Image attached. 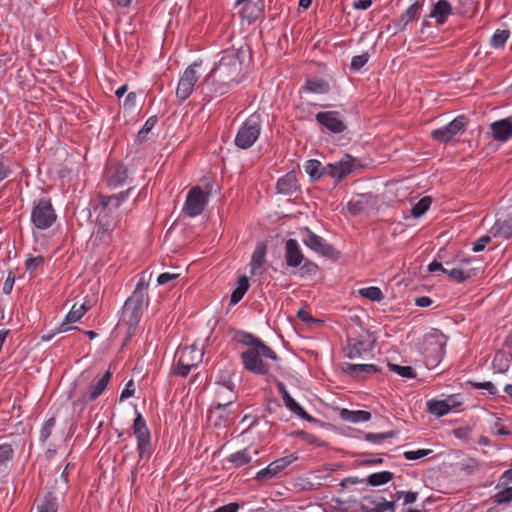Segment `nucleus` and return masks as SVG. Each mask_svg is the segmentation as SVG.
<instances>
[{
	"label": "nucleus",
	"mask_w": 512,
	"mask_h": 512,
	"mask_svg": "<svg viewBox=\"0 0 512 512\" xmlns=\"http://www.w3.org/2000/svg\"><path fill=\"white\" fill-rule=\"evenodd\" d=\"M242 62L237 54L230 53L222 56L219 63L206 76L204 84L215 95L227 93L231 87L241 81Z\"/></svg>",
	"instance_id": "nucleus-1"
},
{
	"label": "nucleus",
	"mask_w": 512,
	"mask_h": 512,
	"mask_svg": "<svg viewBox=\"0 0 512 512\" xmlns=\"http://www.w3.org/2000/svg\"><path fill=\"white\" fill-rule=\"evenodd\" d=\"M78 398L73 402V411L82 420L93 421L92 412L96 406V376L93 371H84L76 382Z\"/></svg>",
	"instance_id": "nucleus-2"
},
{
	"label": "nucleus",
	"mask_w": 512,
	"mask_h": 512,
	"mask_svg": "<svg viewBox=\"0 0 512 512\" xmlns=\"http://www.w3.org/2000/svg\"><path fill=\"white\" fill-rule=\"evenodd\" d=\"M131 190L132 189L129 188L126 191H122L118 194L111 196L98 195V199H100L98 207H101L99 213H103V218H105L103 223H98V226H101L102 230L101 239H105L107 243L111 239L110 232L113 230L117 223L116 217L111 215V213L117 210L120 207V205L128 199Z\"/></svg>",
	"instance_id": "nucleus-3"
},
{
	"label": "nucleus",
	"mask_w": 512,
	"mask_h": 512,
	"mask_svg": "<svg viewBox=\"0 0 512 512\" xmlns=\"http://www.w3.org/2000/svg\"><path fill=\"white\" fill-rule=\"evenodd\" d=\"M262 357L273 361H276L278 358L276 353L264 342H259L258 346L250 347L241 354L245 369L258 375H265L269 372V366L261 359Z\"/></svg>",
	"instance_id": "nucleus-4"
},
{
	"label": "nucleus",
	"mask_w": 512,
	"mask_h": 512,
	"mask_svg": "<svg viewBox=\"0 0 512 512\" xmlns=\"http://www.w3.org/2000/svg\"><path fill=\"white\" fill-rule=\"evenodd\" d=\"M213 188L214 182L211 179H205L203 187L193 186L186 196L183 207L185 214L189 217H196L200 215L208 203V198L211 195Z\"/></svg>",
	"instance_id": "nucleus-5"
},
{
	"label": "nucleus",
	"mask_w": 512,
	"mask_h": 512,
	"mask_svg": "<svg viewBox=\"0 0 512 512\" xmlns=\"http://www.w3.org/2000/svg\"><path fill=\"white\" fill-rule=\"evenodd\" d=\"M262 130V120L258 113L251 114L239 127L234 143L243 150L251 148L259 139Z\"/></svg>",
	"instance_id": "nucleus-6"
},
{
	"label": "nucleus",
	"mask_w": 512,
	"mask_h": 512,
	"mask_svg": "<svg viewBox=\"0 0 512 512\" xmlns=\"http://www.w3.org/2000/svg\"><path fill=\"white\" fill-rule=\"evenodd\" d=\"M33 226L39 230L49 229L57 220L51 199L41 198L34 202L30 216Z\"/></svg>",
	"instance_id": "nucleus-7"
},
{
	"label": "nucleus",
	"mask_w": 512,
	"mask_h": 512,
	"mask_svg": "<svg viewBox=\"0 0 512 512\" xmlns=\"http://www.w3.org/2000/svg\"><path fill=\"white\" fill-rule=\"evenodd\" d=\"M138 299L139 296H137V294L131 295L125 301L122 308V315L119 326H127L128 337H131L134 334L142 317L143 308L147 304L146 302H143L141 298L140 300Z\"/></svg>",
	"instance_id": "nucleus-8"
},
{
	"label": "nucleus",
	"mask_w": 512,
	"mask_h": 512,
	"mask_svg": "<svg viewBox=\"0 0 512 512\" xmlns=\"http://www.w3.org/2000/svg\"><path fill=\"white\" fill-rule=\"evenodd\" d=\"M178 360L176 364L175 374L186 377L193 367L198 366L203 359V351L196 345L185 346L177 352Z\"/></svg>",
	"instance_id": "nucleus-9"
},
{
	"label": "nucleus",
	"mask_w": 512,
	"mask_h": 512,
	"mask_svg": "<svg viewBox=\"0 0 512 512\" xmlns=\"http://www.w3.org/2000/svg\"><path fill=\"white\" fill-rule=\"evenodd\" d=\"M133 434L137 440L139 458L149 459L152 454L151 433L147 427L145 419L139 412H137L133 422Z\"/></svg>",
	"instance_id": "nucleus-10"
},
{
	"label": "nucleus",
	"mask_w": 512,
	"mask_h": 512,
	"mask_svg": "<svg viewBox=\"0 0 512 512\" xmlns=\"http://www.w3.org/2000/svg\"><path fill=\"white\" fill-rule=\"evenodd\" d=\"M201 66V62H193L189 65L180 76L176 88V97L180 102L187 100L194 91V87L199 80L197 68Z\"/></svg>",
	"instance_id": "nucleus-11"
},
{
	"label": "nucleus",
	"mask_w": 512,
	"mask_h": 512,
	"mask_svg": "<svg viewBox=\"0 0 512 512\" xmlns=\"http://www.w3.org/2000/svg\"><path fill=\"white\" fill-rule=\"evenodd\" d=\"M468 124V120L464 115H459L444 127L435 129L431 132L433 140L442 144L449 143L457 134L464 131Z\"/></svg>",
	"instance_id": "nucleus-12"
},
{
	"label": "nucleus",
	"mask_w": 512,
	"mask_h": 512,
	"mask_svg": "<svg viewBox=\"0 0 512 512\" xmlns=\"http://www.w3.org/2000/svg\"><path fill=\"white\" fill-rule=\"evenodd\" d=\"M305 232L306 235L303 238V243L308 248L321 256L338 259L339 251H337L331 244L327 243L322 237L311 231L309 228H305Z\"/></svg>",
	"instance_id": "nucleus-13"
},
{
	"label": "nucleus",
	"mask_w": 512,
	"mask_h": 512,
	"mask_svg": "<svg viewBox=\"0 0 512 512\" xmlns=\"http://www.w3.org/2000/svg\"><path fill=\"white\" fill-rule=\"evenodd\" d=\"M296 460H298V456L295 453L278 458L271 462L267 467L258 471L255 475V480L260 483H264L276 477Z\"/></svg>",
	"instance_id": "nucleus-14"
},
{
	"label": "nucleus",
	"mask_w": 512,
	"mask_h": 512,
	"mask_svg": "<svg viewBox=\"0 0 512 512\" xmlns=\"http://www.w3.org/2000/svg\"><path fill=\"white\" fill-rule=\"evenodd\" d=\"M356 168V160L346 154L339 161L329 163L324 167V173L337 181L342 180L349 174H351Z\"/></svg>",
	"instance_id": "nucleus-15"
},
{
	"label": "nucleus",
	"mask_w": 512,
	"mask_h": 512,
	"mask_svg": "<svg viewBox=\"0 0 512 512\" xmlns=\"http://www.w3.org/2000/svg\"><path fill=\"white\" fill-rule=\"evenodd\" d=\"M236 400L237 393L234 382L231 379L217 380L213 404L228 407Z\"/></svg>",
	"instance_id": "nucleus-16"
},
{
	"label": "nucleus",
	"mask_w": 512,
	"mask_h": 512,
	"mask_svg": "<svg viewBox=\"0 0 512 512\" xmlns=\"http://www.w3.org/2000/svg\"><path fill=\"white\" fill-rule=\"evenodd\" d=\"M315 119L318 124L332 134H340L347 128L339 111L319 112L316 114Z\"/></svg>",
	"instance_id": "nucleus-17"
},
{
	"label": "nucleus",
	"mask_w": 512,
	"mask_h": 512,
	"mask_svg": "<svg viewBox=\"0 0 512 512\" xmlns=\"http://www.w3.org/2000/svg\"><path fill=\"white\" fill-rule=\"evenodd\" d=\"M103 177L107 186L115 189L125 183L128 177V169L122 163L112 162L106 166Z\"/></svg>",
	"instance_id": "nucleus-18"
},
{
	"label": "nucleus",
	"mask_w": 512,
	"mask_h": 512,
	"mask_svg": "<svg viewBox=\"0 0 512 512\" xmlns=\"http://www.w3.org/2000/svg\"><path fill=\"white\" fill-rule=\"evenodd\" d=\"M276 387L282 397L285 406L291 413H293L298 418L306 420L308 422H312L314 420L313 417L310 416L305 411V409L298 402H296L295 399L289 394L285 384L282 381H277Z\"/></svg>",
	"instance_id": "nucleus-19"
},
{
	"label": "nucleus",
	"mask_w": 512,
	"mask_h": 512,
	"mask_svg": "<svg viewBox=\"0 0 512 512\" xmlns=\"http://www.w3.org/2000/svg\"><path fill=\"white\" fill-rule=\"evenodd\" d=\"M373 350V343L369 340L351 338L343 348L345 357L349 359L361 358L363 355Z\"/></svg>",
	"instance_id": "nucleus-20"
},
{
	"label": "nucleus",
	"mask_w": 512,
	"mask_h": 512,
	"mask_svg": "<svg viewBox=\"0 0 512 512\" xmlns=\"http://www.w3.org/2000/svg\"><path fill=\"white\" fill-rule=\"evenodd\" d=\"M341 370L354 379H364L367 375L378 373L380 368L375 364H352L344 362L341 364Z\"/></svg>",
	"instance_id": "nucleus-21"
},
{
	"label": "nucleus",
	"mask_w": 512,
	"mask_h": 512,
	"mask_svg": "<svg viewBox=\"0 0 512 512\" xmlns=\"http://www.w3.org/2000/svg\"><path fill=\"white\" fill-rule=\"evenodd\" d=\"M285 261L290 268H298L305 260L301 247L296 239H288L285 243Z\"/></svg>",
	"instance_id": "nucleus-22"
},
{
	"label": "nucleus",
	"mask_w": 512,
	"mask_h": 512,
	"mask_svg": "<svg viewBox=\"0 0 512 512\" xmlns=\"http://www.w3.org/2000/svg\"><path fill=\"white\" fill-rule=\"evenodd\" d=\"M490 130L494 140L508 141L512 138V116L491 123Z\"/></svg>",
	"instance_id": "nucleus-23"
},
{
	"label": "nucleus",
	"mask_w": 512,
	"mask_h": 512,
	"mask_svg": "<svg viewBox=\"0 0 512 512\" xmlns=\"http://www.w3.org/2000/svg\"><path fill=\"white\" fill-rule=\"evenodd\" d=\"M91 307L92 305L90 301L82 303L79 307H77L76 304L73 305L69 313L66 315L65 320L60 324L58 332H65L71 329L69 325L80 320L85 312Z\"/></svg>",
	"instance_id": "nucleus-24"
},
{
	"label": "nucleus",
	"mask_w": 512,
	"mask_h": 512,
	"mask_svg": "<svg viewBox=\"0 0 512 512\" xmlns=\"http://www.w3.org/2000/svg\"><path fill=\"white\" fill-rule=\"evenodd\" d=\"M267 245L264 242L257 243L250 262L251 275H262V267L266 261Z\"/></svg>",
	"instance_id": "nucleus-25"
},
{
	"label": "nucleus",
	"mask_w": 512,
	"mask_h": 512,
	"mask_svg": "<svg viewBox=\"0 0 512 512\" xmlns=\"http://www.w3.org/2000/svg\"><path fill=\"white\" fill-rule=\"evenodd\" d=\"M277 192L284 195H293L299 190V183L294 172H288L280 177L276 183Z\"/></svg>",
	"instance_id": "nucleus-26"
},
{
	"label": "nucleus",
	"mask_w": 512,
	"mask_h": 512,
	"mask_svg": "<svg viewBox=\"0 0 512 512\" xmlns=\"http://www.w3.org/2000/svg\"><path fill=\"white\" fill-rule=\"evenodd\" d=\"M425 342L429 346H433V351L437 358L441 359L445 353L447 337L437 329L432 330L425 338Z\"/></svg>",
	"instance_id": "nucleus-27"
},
{
	"label": "nucleus",
	"mask_w": 512,
	"mask_h": 512,
	"mask_svg": "<svg viewBox=\"0 0 512 512\" xmlns=\"http://www.w3.org/2000/svg\"><path fill=\"white\" fill-rule=\"evenodd\" d=\"M421 10L422 3L419 1H415L412 5H410L396 20L395 27L397 30L403 31L409 23L418 18Z\"/></svg>",
	"instance_id": "nucleus-28"
},
{
	"label": "nucleus",
	"mask_w": 512,
	"mask_h": 512,
	"mask_svg": "<svg viewBox=\"0 0 512 512\" xmlns=\"http://www.w3.org/2000/svg\"><path fill=\"white\" fill-rule=\"evenodd\" d=\"M453 8L449 1L447 0H439L436 2L429 14L430 18H434L437 24H444L449 15L452 14Z\"/></svg>",
	"instance_id": "nucleus-29"
},
{
	"label": "nucleus",
	"mask_w": 512,
	"mask_h": 512,
	"mask_svg": "<svg viewBox=\"0 0 512 512\" xmlns=\"http://www.w3.org/2000/svg\"><path fill=\"white\" fill-rule=\"evenodd\" d=\"M241 6L240 14L249 22L257 20L264 13L265 9L264 0L245 3Z\"/></svg>",
	"instance_id": "nucleus-30"
},
{
	"label": "nucleus",
	"mask_w": 512,
	"mask_h": 512,
	"mask_svg": "<svg viewBox=\"0 0 512 512\" xmlns=\"http://www.w3.org/2000/svg\"><path fill=\"white\" fill-rule=\"evenodd\" d=\"M226 408V406H219L216 404H213L210 408L208 418L215 427H225L230 421L231 417Z\"/></svg>",
	"instance_id": "nucleus-31"
},
{
	"label": "nucleus",
	"mask_w": 512,
	"mask_h": 512,
	"mask_svg": "<svg viewBox=\"0 0 512 512\" xmlns=\"http://www.w3.org/2000/svg\"><path fill=\"white\" fill-rule=\"evenodd\" d=\"M512 356L506 352L499 350L497 351L492 359V369L494 373L506 374L510 369Z\"/></svg>",
	"instance_id": "nucleus-32"
},
{
	"label": "nucleus",
	"mask_w": 512,
	"mask_h": 512,
	"mask_svg": "<svg viewBox=\"0 0 512 512\" xmlns=\"http://www.w3.org/2000/svg\"><path fill=\"white\" fill-rule=\"evenodd\" d=\"M302 89L308 93L326 94L330 90V85L321 78H308Z\"/></svg>",
	"instance_id": "nucleus-33"
},
{
	"label": "nucleus",
	"mask_w": 512,
	"mask_h": 512,
	"mask_svg": "<svg viewBox=\"0 0 512 512\" xmlns=\"http://www.w3.org/2000/svg\"><path fill=\"white\" fill-rule=\"evenodd\" d=\"M426 405L427 411L437 418L443 417L451 412L449 409V404L446 403L444 399H430L427 401Z\"/></svg>",
	"instance_id": "nucleus-34"
},
{
	"label": "nucleus",
	"mask_w": 512,
	"mask_h": 512,
	"mask_svg": "<svg viewBox=\"0 0 512 512\" xmlns=\"http://www.w3.org/2000/svg\"><path fill=\"white\" fill-rule=\"evenodd\" d=\"M249 286L250 285L247 276H240L237 281V287L232 291L230 304L236 305L238 302H240L248 291Z\"/></svg>",
	"instance_id": "nucleus-35"
},
{
	"label": "nucleus",
	"mask_w": 512,
	"mask_h": 512,
	"mask_svg": "<svg viewBox=\"0 0 512 512\" xmlns=\"http://www.w3.org/2000/svg\"><path fill=\"white\" fill-rule=\"evenodd\" d=\"M228 461L235 467L240 468L252 462V455L250 448H244L240 451L232 453L228 457Z\"/></svg>",
	"instance_id": "nucleus-36"
},
{
	"label": "nucleus",
	"mask_w": 512,
	"mask_h": 512,
	"mask_svg": "<svg viewBox=\"0 0 512 512\" xmlns=\"http://www.w3.org/2000/svg\"><path fill=\"white\" fill-rule=\"evenodd\" d=\"M341 417L347 422L363 423L371 419V413L364 410L350 411L343 409L341 412Z\"/></svg>",
	"instance_id": "nucleus-37"
},
{
	"label": "nucleus",
	"mask_w": 512,
	"mask_h": 512,
	"mask_svg": "<svg viewBox=\"0 0 512 512\" xmlns=\"http://www.w3.org/2000/svg\"><path fill=\"white\" fill-rule=\"evenodd\" d=\"M491 230L495 237H501L503 239L512 237V224L508 220H496Z\"/></svg>",
	"instance_id": "nucleus-38"
},
{
	"label": "nucleus",
	"mask_w": 512,
	"mask_h": 512,
	"mask_svg": "<svg viewBox=\"0 0 512 512\" xmlns=\"http://www.w3.org/2000/svg\"><path fill=\"white\" fill-rule=\"evenodd\" d=\"M495 489L497 492L493 496V500L496 504L500 505L512 501V486H509V484L499 485L498 481Z\"/></svg>",
	"instance_id": "nucleus-39"
},
{
	"label": "nucleus",
	"mask_w": 512,
	"mask_h": 512,
	"mask_svg": "<svg viewBox=\"0 0 512 512\" xmlns=\"http://www.w3.org/2000/svg\"><path fill=\"white\" fill-rule=\"evenodd\" d=\"M57 509V498L51 492L41 498L37 504V512H57Z\"/></svg>",
	"instance_id": "nucleus-40"
},
{
	"label": "nucleus",
	"mask_w": 512,
	"mask_h": 512,
	"mask_svg": "<svg viewBox=\"0 0 512 512\" xmlns=\"http://www.w3.org/2000/svg\"><path fill=\"white\" fill-rule=\"evenodd\" d=\"M324 167L319 160L310 159L305 164L306 173L313 179H320L323 176H326L324 173Z\"/></svg>",
	"instance_id": "nucleus-41"
},
{
	"label": "nucleus",
	"mask_w": 512,
	"mask_h": 512,
	"mask_svg": "<svg viewBox=\"0 0 512 512\" xmlns=\"http://www.w3.org/2000/svg\"><path fill=\"white\" fill-rule=\"evenodd\" d=\"M394 474L390 471L372 473L367 477V483L371 486H380L390 482Z\"/></svg>",
	"instance_id": "nucleus-42"
},
{
	"label": "nucleus",
	"mask_w": 512,
	"mask_h": 512,
	"mask_svg": "<svg viewBox=\"0 0 512 512\" xmlns=\"http://www.w3.org/2000/svg\"><path fill=\"white\" fill-rule=\"evenodd\" d=\"M456 13L462 16H472L477 10L474 0H457Z\"/></svg>",
	"instance_id": "nucleus-43"
},
{
	"label": "nucleus",
	"mask_w": 512,
	"mask_h": 512,
	"mask_svg": "<svg viewBox=\"0 0 512 512\" xmlns=\"http://www.w3.org/2000/svg\"><path fill=\"white\" fill-rule=\"evenodd\" d=\"M150 276H151V274H149L147 276L145 271L142 272L139 275V279H138L137 285L135 287V290L132 293V295H136L137 294V296H139V298L141 297L143 302H146V300H147L146 290H147L148 285H149L148 281H149Z\"/></svg>",
	"instance_id": "nucleus-44"
},
{
	"label": "nucleus",
	"mask_w": 512,
	"mask_h": 512,
	"mask_svg": "<svg viewBox=\"0 0 512 512\" xmlns=\"http://www.w3.org/2000/svg\"><path fill=\"white\" fill-rule=\"evenodd\" d=\"M432 199L429 196L422 197L411 210V214L415 218H419L424 215L430 208Z\"/></svg>",
	"instance_id": "nucleus-45"
},
{
	"label": "nucleus",
	"mask_w": 512,
	"mask_h": 512,
	"mask_svg": "<svg viewBox=\"0 0 512 512\" xmlns=\"http://www.w3.org/2000/svg\"><path fill=\"white\" fill-rule=\"evenodd\" d=\"M509 36H510V33L508 30L497 29L491 38V41H490L491 47H493L495 49L504 47Z\"/></svg>",
	"instance_id": "nucleus-46"
},
{
	"label": "nucleus",
	"mask_w": 512,
	"mask_h": 512,
	"mask_svg": "<svg viewBox=\"0 0 512 512\" xmlns=\"http://www.w3.org/2000/svg\"><path fill=\"white\" fill-rule=\"evenodd\" d=\"M359 294L371 301L379 302L383 299V293L379 287L370 286L361 288Z\"/></svg>",
	"instance_id": "nucleus-47"
},
{
	"label": "nucleus",
	"mask_w": 512,
	"mask_h": 512,
	"mask_svg": "<svg viewBox=\"0 0 512 512\" xmlns=\"http://www.w3.org/2000/svg\"><path fill=\"white\" fill-rule=\"evenodd\" d=\"M298 268L300 277L313 276L316 275L319 271L318 265L306 258Z\"/></svg>",
	"instance_id": "nucleus-48"
},
{
	"label": "nucleus",
	"mask_w": 512,
	"mask_h": 512,
	"mask_svg": "<svg viewBox=\"0 0 512 512\" xmlns=\"http://www.w3.org/2000/svg\"><path fill=\"white\" fill-rule=\"evenodd\" d=\"M369 60V53L364 52L360 55H355L351 59L350 63V70L352 72H358L360 71L368 62Z\"/></svg>",
	"instance_id": "nucleus-49"
},
{
	"label": "nucleus",
	"mask_w": 512,
	"mask_h": 512,
	"mask_svg": "<svg viewBox=\"0 0 512 512\" xmlns=\"http://www.w3.org/2000/svg\"><path fill=\"white\" fill-rule=\"evenodd\" d=\"M396 436L394 431H388L383 433H367L365 435V440L371 443L380 444L384 440L393 438Z\"/></svg>",
	"instance_id": "nucleus-50"
},
{
	"label": "nucleus",
	"mask_w": 512,
	"mask_h": 512,
	"mask_svg": "<svg viewBox=\"0 0 512 512\" xmlns=\"http://www.w3.org/2000/svg\"><path fill=\"white\" fill-rule=\"evenodd\" d=\"M55 425H56L55 417H51L45 421V423L43 424V426L40 430V441L42 443H45L48 440V438L51 436Z\"/></svg>",
	"instance_id": "nucleus-51"
},
{
	"label": "nucleus",
	"mask_w": 512,
	"mask_h": 512,
	"mask_svg": "<svg viewBox=\"0 0 512 512\" xmlns=\"http://www.w3.org/2000/svg\"><path fill=\"white\" fill-rule=\"evenodd\" d=\"M44 257L42 255L32 256L29 255L25 261V269L29 273H33L37 268L44 264Z\"/></svg>",
	"instance_id": "nucleus-52"
},
{
	"label": "nucleus",
	"mask_w": 512,
	"mask_h": 512,
	"mask_svg": "<svg viewBox=\"0 0 512 512\" xmlns=\"http://www.w3.org/2000/svg\"><path fill=\"white\" fill-rule=\"evenodd\" d=\"M392 371L397 373L403 378L413 379L416 377V372L411 366H401L397 364L390 365Z\"/></svg>",
	"instance_id": "nucleus-53"
},
{
	"label": "nucleus",
	"mask_w": 512,
	"mask_h": 512,
	"mask_svg": "<svg viewBox=\"0 0 512 512\" xmlns=\"http://www.w3.org/2000/svg\"><path fill=\"white\" fill-rule=\"evenodd\" d=\"M467 384L474 389L486 390V391H488V393L490 395H496L498 393L495 385L490 381L475 382V381L469 380V381H467Z\"/></svg>",
	"instance_id": "nucleus-54"
},
{
	"label": "nucleus",
	"mask_w": 512,
	"mask_h": 512,
	"mask_svg": "<svg viewBox=\"0 0 512 512\" xmlns=\"http://www.w3.org/2000/svg\"><path fill=\"white\" fill-rule=\"evenodd\" d=\"M445 274L458 283L464 282L469 278V274L461 268L446 269Z\"/></svg>",
	"instance_id": "nucleus-55"
},
{
	"label": "nucleus",
	"mask_w": 512,
	"mask_h": 512,
	"mask_svg": "<svg viewBox=\"0 0 512 512\" xmlns=\"http://www.w3.org/2000/svg\"><path fill=\"white\" fill-rule=\"evenodd\" d=\"M430 453H432V450L430 449H418V450H411V451H405L403 453V456L406 460H409V461H414V460H418V459H421L423 457H426L427 455H429Z\"/></svg>",
	"instance_id": "nucleus-56"
},
{
	"label": "nucleus",
	"mask_w": 512,
	"mask_h": 512,
	"mask_svg": "<svg viewBox=\"0 0 512 512\" xmlns=\"http://www.w3.org/2000/svg\"><path fill=\"white\" fill-rule=\"evenodd\" d=\"M14 450L10 444L0 445V465L6 463L13 458Z\"/></svg>",
	"instance_id": "nucleus-57"
},
{
	"label": "nucleus",
	"mask_w": 512,
	"mask_h": 512,
	"mask_svg": "<svg viewBox=\"0 0 512 512\" xmlns=\"http://www.w3.org/2000/svg\"><path fill=\"white\" fill-rule=\"evenodd\" d=\"M396 509V503L394 501H382L375 503L374 507L371 509V512H394Z\"/></svg>",
	"instance_id": "nucleus-58"
},
{
	"label": "nucleus",
	"mask_w": 512,
	"mask_h": 512,
	"mask_svg": "<svg viewBox=\"0 0 512 512\" xmlns=\"http://www.w3.org/2000/svg\"><path fill=\"white\" fill-rule=\"evenodd\" d=\"M238 341L250 347H256L259 342H262L259 338H256L254 335L246 332L239 333Z\"/></svg>",
	"instance_id": "nucleus-59"
},
{
	"label": "nucleus",
	"mask_w": 512,
	"mask_h": 512,
	"mask_svg": "<svg viewBox=\"0 0 512 512\" xmlns=\"http://www.w3.org/2000/svg\"><path fill=\"white\" fill-rule=\"evenodd\" d=\"M364 196L362 195L360 199L351 200L348 202V210L351 214L357 215L364 211Z\"/></svg>",
	"instance_id": "nucleus-60"
},
{
	"label": "nucleus",
	"mask_w": 512,
	"mask_h": 512,
	"mask_svg": "<svg viewBox=\"0 0 512 512\" xmlns=\"http://www.w3.org/2000/svg\"><path fill=\"white\" fill-rule=\"evenodd\" d=\"M491 430L493 431V433L495 435H498V436H503V437H511L512 436V431L508 427L501 425L499 421H496L495 423H493V425L491 426Z\"/></svg>",
	"instance_id": "nucleus-61"
},
{
	"label": "nucleus",
	"mask_w": 512,
	"mask_h": 512,
	"mask_svg": "<svg viewBox=\"0 0 512 512\" xmlns=\"http://www.w3.org/2000/svg\"><path fill=\"white\" fill-rule=\"evenodd\" d=\"M157 123V117L151 116L149 117L146 122L144 123L142 129L139 131L138 136L140 138H144L156 125Z\"/></svg>",
	"instance_id": "nucleus-62"
},
{
	"label": "nucleus",
	"mask_w": 512,
	"mask_h": 512,
	"mask_svg": "<svg viewBox=\"0 0 512 512\" xmlns=\"http://www.w3.org/2000/svg\"><path fill=\"white\" fill-rule=\"evenodd\" d=\"M444 400L446 401V403L449 404L450 411H453L454 409L459 408L463 404L460 394L448 395L447 398Z\"/></svg>",
	"instance_id": "nucleus-63"
},
{
	"label": "nucleus",
	"mask_w": 512,
	"mask_h": 512,
	"mask_svg": "<svg viewBox=\"0 0 512 512\" xmlns=\"http://www.w3.org/2000/svg\"><path fill=\"white\" fill-rule=\"evenodd\" d=\"M491 241V238L489 235H483L480 238H478L474 243L472 247L473 252H481L485 249L486 245Z\"/></svg>",
	"instance_id": "nucleus-64"
}]
</instances>
